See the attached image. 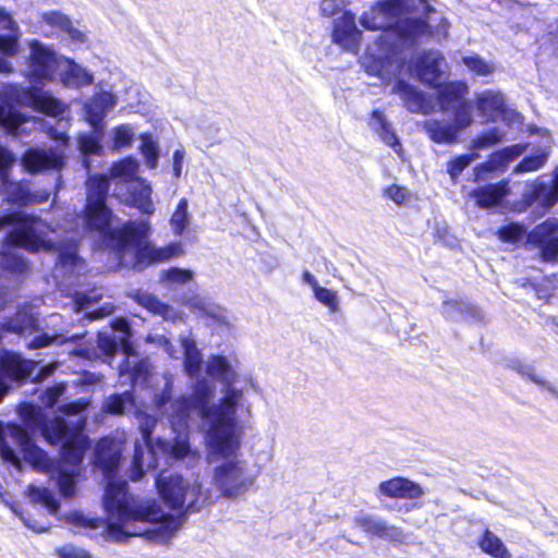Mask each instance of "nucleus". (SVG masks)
<instances>
[{"label": "nucleus", "instance_id": "64", "mask_svg": "<svg viewBox=\"0 0 558 558\" xmlns=\"http://www.w3.org/2000/svg\"><path fill=\"white\" fill-rule=\"evenodd\" d=\"M302 280H303V282H305V283H307L308 286H311V287H312V289H313V291H314L317 287H319V284H318V282H317L316 278H315V277H314L310 271H307V270H305V271L303 272Z\"/></svg>", "mask_w": 558, "mask_h": 558}, {"label": "nucleus", "instance_id": "17", "mask_svg": "<svg viewBox=\"0 0 558 558\" xmlns=\"http://www.w3.org/2000/svg\"><path fill=\"white\" fill-rule=\"evenodd\" d=\"M14 155L0 145V179L2 181L5 199L12 204L24 206L31 198V189L27 183L9 180V171L15 163Z\"/></svg>", "mask_w": 558, "mask_h": 558}, {"label": "nucleus", "instance_id": "19", "mask_svg": "<svg viewBox=\"0 0 558 558\" xmlns=\"http://www.w3.org/2000/svg\"><path fill=\"white\" fill-rule=\"evenodd\" d=\"M416 495H418L417 484L402 476L380 482L375 492V496L379 500H381L383 497L410 499L411 501H404L399 507V511L404 509L405 512H409L416 506L415 501H413Z\"/></svg>", "mask_w": 558, "mask_h": 558}, {"label": "nucleus", "instance_id": "54", "mask_svg": "<svg viewBox=\"0 0 558 558\" xmlns=\"http://www.w3.org/2000/svg\"><path fill=\"white\" fill-rule=\"evenodd\" d=\"M342 5V0H322L319 11L323 16L332 17L341 11Z\"/></svg>", "mask_w": 558, "mask_h": 558}, {"label": "nucleus", "instance_id": "16", "mask_svg": "<svg viewBox=\"0 0 558 558\" xmlns=\"http://www.w3.org/2000/svg\"><path fill=\"white\" fill-rule=\"evenodd\" d=\"M558 219L547 218L527 233L526 242L539 251L545 263L558 262Z\"/></svg>", "mask_w": 558, "mask_h": 558}, {"label": "nucleus", "instance_id": "13", "mask_svg": "<svg viewBox=\"0 0 558 558\" xmlns=\"http://www.w3.org/2000/svg\"><path fill=\"white\" fill-rule=\"evenodd\" d=\"M117 105V97L109 92H97L85 105L86 119L93 126L89 134L78 136V147L86 157L92 154H100L102 147L100 140L102 136V121L107 113Z\"/></svg>", "mask_w": 558, "mask_h": 558}, {"label": "nucleus", "instance_id": "3", "mask_svg": "<svg viewBox=\"0 0 558 558\" xmlns=\"http://www.w3.org/2000/svg\"><path fill=\"white\" fill-rule=\"evenodd\" d=\"M238 360L213 354L206 362V373L221 384V398L213 403L215 385L207 378H197L189 397L182 396L171 404L172 422L182 427L190 415L196 414L203 426H208V442L214 452L230 450L236 445L234 430L238 410L252 415V404L244 399V389L235 387L239 380Z\"/></svg>", "mask_w": 558, "mask_h": 558}, {"label": "nucleus", "instance_id": "32", "mask_svg": "<svg viewBox=\"0 0 558 558\" xmlns=\"http://www.w3.org/2000/svg\"><path fill=\"white\" fill-rule=\"evenodd\" d=\"M179 341L183 351V366L186 375L190 377L198 376L203 366V356L195 339L191 333H182Z\"/></svg>", "mask_w": 558, "mask_h": 558}, {"label": "nucleus", "instance_id": "36", "mask_svg": "<svg viewBox=\"0 0 558 558\" xmlns=\"http://www.w3.org/2000/svg\"><path fill=\"white\" fill-rule=\"evenodd\" d=\"M135 301L149 310L150 312L162 316L165 319L175 320L178 313L168 304L159 301L153 294L145 291H137L134 295Z\"/></svg>", "mask_w": 558, "mask_h": 558}, {"label": "nucleus", "instance_id": "5", "mask_svg": "<svg viewBox=\"0 0 558 558\" xmlns=\"http://www.w3.org/2000/svg\"><path fill=\"white\" fill-rule=\"evenodd\" d=\"M86 205L82 222L89 231H99L110 239L116 246L121 263L126 254L132 255V267L144 270L149 264L168 260L182 254L180 243L156 247L147 241L150 226L145 220L128 221L113 226L112 211L107 206L109 179L106 175H89L86 181Z\"/></svg>", "mask_w": 558, "mask_h": 558}, {"label": "nucleus", "instance_id": "23", "mask_svg": "<svg viewBox=\"0 0 558 558\" xmlns=\"http://www.w3.org/2000/svg\"><path fill=\"white\" fill-rule=\"evenodd\" d=\"M472 123L460 122V118L453 117L452 122L444 120H428L424 123L425 132L437 144H456L459 141V132Z\"/></svg>", "mask_w": 558, "mask_h": 558}, {"label": "nucleus", "instance_id": "56", "mask_svg": "<svg viewBox=\"0 0 558 558\" xmlns=\"http://www.w3.org/2000/svg\"><path fill=\"white\" fill-rule=\"evenodd\" d=\"M100 298L96 291L89 292V294L78 293L75 299L77 311H86L90 308V306L96 303Z\"/></svg>", "mask_w": 558, "mask_h": 558}, {"label": "nucleus", "instance_id": "6", "mask_svg": "<svg viewBox=\"0 0 558 558\" xmlns=\"http://www.w3.org/2000/svg\"><path fill=\"white\" fill-rule=\"evenodd\" d=\"M162 378L163 388L160 392L155 395L154 403L157 411L160 414L167 416L171 428L177 434V436L172 440L158 437L154 441L153 430L157 425V418L146 412L137 410L135 412V417L142 434L144 448L137 441L134 445V456L130 474L132 481H138L142 478L144 473V465H146L148 469L158 468L159 453L170 459L187 458L193 463L199 460V456L191 450L186 435L191 415L187 417L184 426L179 427L173 424V410L171 404L177 401V399H172L173 378L169 373H165Z\"/></svg>", "mask_w": 558, "mask_h": 558}, {"label": "nucleus", "instance_id": "61", "mask_svg": "<svg viewBox=\"0 0 558 558\" xmlns=\"http://www.w3.org/2000/svg\"><path fill=\"white\" fill-rule=\"evenodd\" d=\"M22 415L31 423H38V411L34 405L27 404L23 407Z\"/></svg>", "mask_w": 558, "mask_h": 558}, {"label": "nucleus", "instance_id": "10", "mask_svg": "<svg viewBox=\"0 0 558 558\" xmlns=\"http://www.w3.org/2000/svg\"><path fill=\"white\" fill-rule=\"evenodd\" d=\"M130 325L126 319L118 318L111 324L110 331H100L97 336L98 348L108 357L113 356L121 348L124 360L119 366L120 378L129 380L132 386L143 385L150 374V363L146 359H140L132 351L129 342Z\"/></svg>", "mask_w": 558, "mask_h": 558}, {"label": "nucleus", "instance_id": "27", "mask_svg": "<svg viewBox=\"0 0 558 558\" xmlns=\"http://www.w3.org/2000/svg\"><path fill=\"white\" fill-rule=\"evenodd\" d=\"M508 192V181L501 180L472 190L470 196L480 208H489L499 205Z\"/></svg>", "mask_w": 558, "mask_h": 558}, {"label": "nucleus", "instance_id": "42", "mask_svg": "<svg viewBox=\"0 0 558 558\" xmlns=\"http://www.w3.org/2000/svg\"><path fill=\"white\" fill-rule=\"evenodd\" d=\"M189 202L186 198H181L177 208L170 219L172 231L177 235H181L191 222V215L187 210Z\"/></svg>", "mask_w": 558, "mask_h": 558}, {"label": "nucleus", "instance_id": "55", "mask_svg": "<svg viewBox=\"0 0 558 558\" xmlns=\"http://www.w3.org/2000/svg\"><path fill=\"white\" fill-rule=\"evenodd\" d=\"M64 391L65 386L63 384L47 388L44 392V404L47 407H53L58 399L64 393Z\"/></svg>", "mask_w": 558, "mask_h": 558}, {"label": "nucleus", "instance_id": "44", "mask_svg": "<svg viewBox=\"0 0 558 558\" xmlns=\"http://www.w3.org/2000/svg\"><path fill=\"white\" fill-rule=\"evenodd\" d=\"M462 63L476 76H487L494 71V66L477 54L463 57Z\"/></svg>", "mask_w": 558, "mask_h": 558}, {"label": "nucleus", "instance_id": "41", "mask_svg": "<svg viewBox=\"0 0 558 558\" xmlns=\"http://www.w3.org/2000/svg\"><path fill=\"white\" fill-rule=\"evenodd\" d=\"M160 279L168 289H177L190 283L193 280V272L187 269L173 267L162 271Z\"/></svg>", "mask_w": 558, "mask_h": 558}, {"label": "nucleus", "instance_id": "8", "mask_svg": "<svg viewBox=\"0 0 558 558\" xmlns=\"http://www.w3.org/2000/svg\"><path fill=\"white\" fill-rule=\"evenodd\" d=\"M4 96L7 102L0 105V126L13 135L25 132V124L28 122L15 106L29 107L51 118H57L59 123L63 122L62 117L68 109L63 101L37 86L8 85L4 88Z\"/></svg>", "mask_w": 558, "mask_h": 558}, {"label": "nucleus", "instance_id": "33", "mask_svg": "<svg viewBox=\"0 0 558 558\" xmlns=\"http://www.w3.org/2000/svg\"><path fill=\"white\" fill-rule=\"evenodd\" d=\"M195 313L213 318L218 323L227 322V311L211 300L201 295H193L183 300Z\"/></svg>", "mask_w": 558, "mask_h": 558}, {"label": "nucleus", "instance_id": "30", "mask_svg": "<svg viewBox=\"0 0 558 558\" xmlns=\"http://www.w3.org/2000/svg\"><path fill=\"white\" fill-rule=\"evenodd\" d=\"M58 73L65 87L81 88L93 83V75L70 59H62Z\"/></svg>", "mask_w": 558, "mask_h": 558}, {"label": "nucleus", "instance_id": "53", "mask_svg": "<svg viewBox=\"0 0 558 558\" xmlns=\"http://www.w3.org/2000/svg\"><path fill=\"white\" fill-rule=\"evenodd\" d=\"M60 558H90L89 554L80 547L68 544L57 549Z\"/></svg>", "mask_w": 558, "mask_h": 558}, {"label": "nucleus", "instance_id": "43", "mask_svg": "<svg viewBox=\"0 0 558 558\" xmlns=\"http://www.w3.org/2000/svg\"><path fill=\"white\" fill-rule=\"evenodd\" d=\"M384 196L392 201L398 206H408L412 202L414 195L407 187L392 184L384 190Z\"/></svg>", "mask_w": 558, "mask_h": 558}, {"label": "nucleus", "instance_id": "4", "mask_svg": "<svg viewBox=\"0 0 558 558\" xmlns=\"http://www.w3.org/2000/svg\"><path fill=\"white\" fill-rule=\"evenodd\" d=\"M68 408L66 417H56L43 426V434L50 444L62 445V462L51 459L34 442L28 432L17 424L0 426V456L4 461L20 466L21 460L12 448V445L17 446L25 461L35 470L57 474L60 492L71 497L75 492V476L88 447V439L83 434L85 421L78 415L82 408L74 403Z\"/></svg>", "mask_w": 558, "mask_h": 558}, {"label": "nucleus", "instance_id": "1", "mask_svg": "<svg viewBox=\"0 0 558 558\" xmlns=\"http://www.w3.org/2000/svg\"><path fill=\"white\" fill-rule=\"evenodd\" d=\"M416 0H376L360 16L367 31H383L367 49L362 65L380 78L393 76L392 93L404 107L418 112V15Z\"/></svg>", "mask_w": 558, "mask_h": 558}, {"label": "nucleus", "instance_id": "48", "mask_svg": "<svg viewBox=\"0 0 558 558\" xmlns=\"http://www.w3.org/2000/svg\"><path fill=\"white\" fill-rule=\"evenodd\" d=\"M313 292L315 299L327 306L330 312L335 313L339 310V300L335 291L319 286Z\"/></svg>", "mask_w": 558, "mask_h": 558}, {"label": "nucleus", "instance_id": "51", "mask_svg": "<svg viewBox=\"0 0 558 558\" xmlns=\"http://www.w3.org/2000/svg\"><path fill=\"white\" fill-rule=\"evenodd\" d=\"M523 229L518 223H509L499 229L498 233L501 240L514 242L522 235Z\"/></svg>", "mask_w": 558, "mask_h": 558}, {"label": "nucleus", "instance_id": "20", "mask_svg": "<svg viewBox=\"0 0 558 558\" xmlns=\"http://www.w3.org/2000/svg\"><path fill=\"white\" fill-rule=\"evenodd\" d=\"M332 40L347 51L357 53L362 41V32L357 28L355 15L344 11L333 22Z\"/></svg>", "mask_w": 558, "mask_h": 558}, {"label": "nucleus", "instance_id": "35", "mask_svg": "<svg viewBox=\"0 0 558 558\" xmlns=\"http://www.w3.org/2000/svg\"><path fill=\"white\" fill-rule=\"evenodd\" d=\"M43 20L50 26L59 28L66 34L69 38L75 43H84L85 35L81 31L73 27L71 20L57 11L43 14Z\"/></svg>", "mask_w": 558, "mask_h": 558}, {"label": "nucleus", "instance_id": "58", "mask_svg": "<svg viewBox=\"0 0 558 558\" xmlns=\"http://www.w3.org/2000/svg\"><path fill=\"white\" fill-rule=\"evenodd\" d=\"M112 311H113V305L110 304V303H106V304L101 305L98 308H95V310H93L90 312H87L85 314V316L89 320H94V319L102 318L105 316L110 315L112 313Z\"/></svg>", "mask_w": 558, "mask_h": 558}, {"label": "nucleus", "instance_id": "29", "mask_svg": "<svg viewBox=\"0 0 558 558\" xmlns=\"http://www.w3.org/2000/svg\"><path fill=\"white\" fill-rule=\"evenodd\" d=\"M505 98L499 90L486 89L475 96L477 111L487 120L494 121L505 113Z\"/></svg>", "mask_w": 558, "mask_h": 558}, {"label": "nucleus", "instance_id": "18", "mask_svg": "<svg viewBox=\"0 0 558 558\" xmlns=\"http://www.w3.org/2000/svg\"><path fill=\"white\" fill-rule=\"evenodd\" d=\"M450 22L427 0H421V38L441 43L449 35Z\"/></svg>", "mask_w": 558, "mask_h": 558}, {"label": "nucleus", "instance_id": "11", "mask_svg": "<svg viewBox=\"0 0 558 558\" xmlns=\"http://www.w3.org/2000/svg\"><path fill=\"white\" fill-rule=\"evenodd\" d=\"M421 90V113L452 112L460 122L472 123L471 105L466 100L469 85L464 80L438 82Z\"/></svg>", "mask_w": 558, "mask_h": 558}, {"label": "nucleus", "instance_id": "22", "mask_svg": "<svg viewBox=\"0 0 558 558\" xmlns=\"http://www.w3.org/2000/svg\"><path fill=\"white\" fill-rule=\"evenodd\" d=\"M354 524L367 534L377 536L385 541L402 543L407 538L400 527L391 525L384 519L374 514L364 513L357 515L354 519Z\"/></svg>", "mask_w": 558, "mask_h": 558}, {"label": "nucleus", "instance_id": "45", "mask_svg": "<svg viewBox=\"0 0 558 558\" xmlns=\"http://www.w3.org/2000/svg\"><path fill=\"white\" fill-rule=\"evenodd\" d=\"M549 153L541 151L536 155L524 157L515 167L517 172H533L541 169L547 161Z\"/></svg>", "mask_w": 558, "mask_h": 558}, {"label": "nucleus", "instance_id": "37", "mask_svg": "<svg viewBox=\"0 0 558 558\" xmlns=\"http://www.w3.org/2000/svg\"><path fill=\"white\" fill-rule=\"evenodd\" d=\"M138 162L133 158L122 159L111 166L110 177L119 183L129 185L132 181L138 180Z\"/></svg>", "mask_w": 558, "mask_h": 558}, {"label": "nucleus", "instance_id": "2", "mask_svg": "<svg viewBox=\"0 0 558 558\" xmlns=\"http://www.w3.org/2000/svg\"><path fill=\"white\" fill-rule=\"evenodd\" d=\"M122 457V444L102 438L96 446V464L104 470L107 486L104 507L108 521L87 518L78 511L66 515V522L75 527H104L107 537L122 543L132 536H143L151 542H167L180 526V520L162 511L156 500L140 499L129 493L125 480L118 478L117 471Z\"/></svg>", "mask_w": 558, "mask_h": 558}, {"label": "nucleus", "instance_id": "24", "mask_svg": "<svg viewBox=\"0 0 558 558\" xmlns=\"http://www.w3.org/2000/svg\"><path fill=\"white\" fill-rule=\"evenodd\" d=\"M21 163L26 171L35 173L46 169H61L63 157L52 149L29 148L23 154Z\"/></svg>", "mask_w": 558, "mask_h": 558}, {"label": "nucleus", "instance_id": "12", "mask_svg": "<svg viewBox=\"0 0 558 558\" xmlns=\"http://www.w3.org/2000/svg\"><path fill=\"white\" fill-rule=\"evenodd\" d=\"M155 483L165 501L183 513L198 511L208 498L197 477L186 478L180 474L161 473L155 478Z\"/></svg>", "mask_w": 558, "mask_h": 558}, {"label": "nucleus", "instance_id": "9", "mask_svg": "<svg viewBox=\"0 0 558 558\" xmlns=\"http://www.w3.org/2000/svg\"><path fill=\"white\" fill-rule=\"evenodd\" d=\"M205 432V442L208 450L209 462L220 463L214 469L213 480L216 487L222 496L227 498H236L245 494L255 483L258 472L254 471L251 464L238 454L240 449V436L238 425L235 426L234 436L236 445L230 450L214 452L208 442V426H203Z\"/></svg>", "mask_w": 558, "mask_h": 558}, {"label": "nucleus", "instance_id": "57", "mask_svg": "<svg viewBox=\"0 0 558 558\" xmlns=\"http://www.w3.org/2000/svg\"><path fill=\"white\" fill-rule=\"evenodd\" d=\"M542 203L546 207H551L558 203V182L545 191L542 196Z\"/></svg>", "mask_w": 558, "mask_h": 558}, {"label": "nucleus", "instance_id": "15", "mask_svg": "<svg viewBox=\"0 0 558 558\" xmlns=\"http://www.w3.org/2000/svg\"><path fill=\"white\" fill-rule=\"evenodd\" d=\"M62 59L50 47L34 40L31 43L28 77L32 83L52 81Z\"/></svg>", "mask_w": 558, "mask_h": 558}, {"label": "nucleus", "instance_id": "60", "mask_svg": "<svg viewBox=\"0 0 558 558\" xmlns=\"http://www.w3.org/2000/svg\"><path fill=\"white\" fill-rule=\"evenodd\" d=\"M444 305L451 311L471 310L473 307L472 304L464 303L461 300H447L444 302Z\"/></svg>", "mask_w": 558, "mask_h": 558}, {"label": "nucleus", "instance_id": "62", "mask_svg": "<svg viewBox=\"0 0 558 558\" xmlns=\"http://www.w3.org/2000/svg\"><path fill=\"white\" fill-rule=\"evenodd\" d=\"M524 149H525L524 145L517 144V145L506 147L504 149V154L508 160H511V159L515 158L517 156L521 155L524 151Z\"/></svg>", "mask_w": 558, "mask_h": 558}, {"label": "nucleus", "instance_id": "31", "mask_svg": "<svg viewBox=\"0 0 558 558\" xmlns=\"http://www.w3.org/2000/svg\"><path fill=\"white\" fill-rule=\"evenodd\" d=\"M368 125L371 130L379 136L383 143L390 146L400 157L402 156L401 143L381 110L375 109L372 111Z\"/></svg>", "mask_w": 558, "mask_h": 558}, {"label": "nucleus", "instance_id": "14", "mask_svg": "<svg viewBox=\"0 0 558 558\" xmlns=\"http://www.w3.org/2000/svg\"><path fill=\"white\" fill-rule=\"evenodd\" d=\"M38 367V363L32 360H25L21 354L5 351L0 360V401L8 393L12 381L33 378V380L41 381L52 374L53 367H40L33 376Z\"/></svg>", "mask_w": 558, "mask_h": 558}, {"label": "nucleus", "instance_id": "63", "mask_svg": "<svg viewBox=\"0 0 558 558\" xmlns=\"http://www.w3.org/2000/svg\"><path fill=\"white\" fill-rule=\"evenodd\" d=\"M50 197V193L47 191H36L31 192V198L28 203H44L47 202Z\"/></svg>", "mask_w": 558, "mask_h": 558}, {"label": "nucleus", "instance_id": "7", "mask_svg": "<svg viewBox=\"0 0 558 558\" xmlns=\"http://www.w3.org/2000/svg\"><path fill=\"white\" fill-rule=\"evenodd\" d=\"M0 230H7L0 247V269L9 275L20 276L27 271L28 264L21 250L29 252L54 250L48 238L49 226L40 218L13 211L0 216Z\"/></svg>", "mask_w": 558, "mask_h": 558}, {"label": "nucleus", "instance_id": "46", "mask_svg": "<svg viewBox=\"0 0 558 558\" xmlns=\"http://www.w3.org/2000/svg\"><path fill=\"white\" fill-rule=\"evenodd\" d=\"M504 134L498 128H492L477 135L472 143L473 148L482 149L490 147L502 141Z\"/></svg>", "mask_w": 558, "mask_h": 558}, {"label": "nucleus", "instance_id": "28", "mask_svg": "<svg viewBox=\"0 0 558 558\" xmlns=\"http://www.w3.org/2000/svg\"><path fill=\"white\" fill-rule=\"evenodd\" d=\"M445 58L438 50L421 51V83L428 88L441 81Z\"/></svg>", "mask_w": 558, "mask_h": 558}, {"label": "nucleus", "instance_id": "26", "mask_svg": "<svg viewBox=\"0 0 558 558\" xmlns=\"http://www.w3.org/2000/svg\"><path fill=\"white\" fill-rule=\"evenodd\" d=\"M128 194L122 199L126 204L137 208L143 214H153L155 210L154 203L151 201V187L143 179L132 181L126 185Z\"/></svg>", "mask_w": 558, "mask_h": 558}, {"label": "nucleus", "instance_id": "39", "mask_svg": "<svg viewBox=\"0 0 558 558\" xmlns=\"http://www.w3.org/2000/svg\"><path fill=\"white\" fill-rule=\"evenodd\" d=\"M83 335H63L59 332H41L40 335L35 336L28 343L27 348L31 350H37L45 347H48L51 343H64L65 341H75L81 339Z\"/></svg>", "mask_w": 558, "mask_h": 558}, {"label": "nucleus", "instance_id": "50", "mask_svg": "<svg viewBox=\"0 0 558 558\" xmlns=\"http://www.w3.org/2000/svg\"><path fill=\"white\" fill-rule=\"evenodd\" d=\"M133 131L128 125H120L114 130V146L117 148L124 147L131 144L133 140Z\"/></svg>", "mask_w": 558, "mask_h": 558}, {"label": "nucleus", "instance_id": "52", "mask_svg": "<svg viewBox=\"0 0 558 558\" xmlns=\"http://www.w3.org/2000/svg\"><path fill=\"white\" fill-rule=\"evenodd\" d=\"M514 369L521 376L526 377L529 380H531L532 383L536 384L537 386H539L542 388L551 389L550 386L548 385V383L545 379H543L542 377L537 376L534 373L533 368L527 367V366L522 365V364H518L517 366H514Z\"/></svg>", "mask_w": 558, "mask_h": 558}, {"label": "nucleus", "instance_id": "25", "mask_svg": "<svg viewBox=\"0 0 558 558\" xmlns=\"http://www.w3.org/2000/svg\"><path fill=\"white\" fill-rule=\"evenodd\" d=\"M0 25L9 33L5 35H0V53L5 56H13L17 52L19 48V34L15 22L11 19V16L0 8ZM10 70V64L8 60L0 56V72H7Z\"/></svg>", "mask_w": 558, "mask_h": 558}, {"label": "nucleus", "instance_id": "38", "mask_svg": "<svg viewBox=\"0 0 558 558\" xmlns=\"http://www.w3.org/2000/svg\"><path fill=\"white\" fill-rule=\"evenodd\" d=\"M134 407V395L132 391L123 393H113L106 398L102 403V410L107 413L118 415Z\"/></svg>", "mask_w": 558, "mask_h": 558}, {"label": "nucleus", "instance_id": "34", "mask_svg": "<svg viewBox=\"0 0 558 558\" xmlns=\"http://www.w3.org/2000/svg\"><path fill=\"white\" fill-rule=\"evenodd\" d=\"M481 550L493 558H511V554L502 541L489 529H485L477 539Z\"/></svg>", "mask_w": 558, "mask_h": 558}, {"label": "nucleus", "instance_id": "47", "mask_svg": "<svg viewBox=\"0 0 558 558\" xmlns=\"http://www.w3.org/2000/svg\"><path fill=\"white\" fill-rule=\"evenodd\" d=\"M141 150H142L143 156L145 157L146 165L150 169H154L157 166L158 158H159L157 143L154 142L150 136L144 135L142 137Z\"/></svg>", "mask_w": 558, "mask_h": 558}, {"label": "nucleus", "instance_id": "40", "mask_svg": "<svg viewBox=\"0 0 558 558\" xmlns=\"http://www.w3.org/2000/svg\"><path fill=\"white\" fill-rule=\"evenodd\" d=\"M28 497L32 502L43 505L50 514H56L60 508L59 501L54 498L52 492L47 488L31 485Z\"/></svg>", "mask_w": 558, "mask_h": 558}, {"label": "nucleus", "instance_id": "21", "mask_svg": "<svg viewBox=\"0 0 558 558\" xmlns=\"http://www.w3.org/2000/svg\"><path fill=\"white\" fill-rule=\"evenodd\" d=\"M84 268V260L77 254L76 239L71 236L64 246L58 248L53 276L56 279L68 280L80 275Z\"/></svg>", "mask_w": 558, "mask_h": 558}, {"label": "nucleus", "instance_id": "49", "mask_svg": "<svg viewBox=\"0 0 558 558\" xmlns=\"http://www.w3.org/2000/svg\"><path fill=\"white\" fill-rule=\"evenodd\" d=\"M472 161V155H460L451 159L448 163V173L456 178L458 177Z\"/></svg>", "mask_w": 558, "mask_h": 558}, {"label": "nucleus", "instance_id": "59", "mask_svg": "<svg viewBox=\"0 0 558 558\" xmlns=\"http://www.w3.org/2000/svg\"><path fill=\"white\" fill-rule=\"evenodd\" d=\"M184 156H185V153L182 149H177L173 153L172 169H173V175L175 178H180L181 177Z\"/></svg>", "mask_w": 558, "mask_h": 558}]
</instances>
